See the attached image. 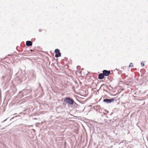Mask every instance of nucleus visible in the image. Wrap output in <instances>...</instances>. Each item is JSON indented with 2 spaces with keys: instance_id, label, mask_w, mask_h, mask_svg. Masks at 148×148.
Here are the masks:
<instances>
[{
  "instance_id": "nucleus-19",
  "label": "nucleus",
  "mask_w": 148,
  "mask_h": 148,
  "mask_svg": "<svg viewBox=\"0 0 148 148\" xmlns=\"http://www.w3.org/2000/svg\"><path fill=\"white\" fill-rule=\"evenodd\" d=\"M16 114H14L13 115H14Z\"/></svg>"
},
{
  "instance_id": "nucleus-11",
  "label": "nucleus",
  "mask_w": 148,
  "mask_h": 148,
  "mask_svg": "<svg viewBox=\"0 0 148 148\" xmlns=\"http://www.w3.org/2000/svg\"><path fill=\"white\" fill-rule=\"evenodd\" d=\"M141 64L142 66H144V63L143 64L142 63V62H141Z\"/></svg>"
},
{
  "instance_id": "nucleus-9",
  "label": "nucleus",
  "mask_w": 148,
  "mask_h": 148,
  "mask_svg": "<svg viewBox=\"0 0 148 148\" xmlns=\"http://www.w3.org/2000/svg\"><path fill=\"white\" fill-rule=\"evenodd\" d=\"M105 86L110 90H112L113 89L112 87L110 85H109L108 87L107 85H105Z\"/></svg>"
},
{
  "instance_id": "nucleus-1",
  "label": "nucleus",
  "mask_w": 148,
  "mask_h": 148,
  "mask_svg": "<svg viewBox=\"0 0 148 148\" xmlns=\"http://www.w3.org/2000/svg\"><path fill=\"white\" fill-rule=\"evenodd\" d=\"M16 76L18 80L22 79L23 77V74L21 70H19L16 74Z\"/></svg>"
},
{
  "instance_id": "nucleus-8",
  "label": "nucleus",
  "mask_w": 148,
  "mask_h": 148,
  "mask_svg": "<svg viewBox=\"0 0 148 148\" xmlns=\"http://www.w3.org/2000/svg\"><path fill=\"white\" fill-rule=\"evenodd\" d=\"M94 108L95 109H96V110L97 111L98 110H99L100 108V107L98 105L94 107Z\"/></svg>"
},
{
  "instance_id": "nucleus-5",
  "label": "nucleus",
  "mask_w": 148,
  "mask_h": 148,
  "mask_svg": "<svg viewBox=\"0 0 148 148\" xmlns=\"http://www.w3.org/2000/svg\"><path fill=\"white\" fill-rule=\"evenodd\" d=\"M103 73L104 76H107L110 74V71H108L106 70H104L103 71Z\"/></svg>"
},
{
  "instance_id": "nucleus-4",
  "label": "nucleus",
  "mask_w": 148,
  "mask_h": 148,
  "mask_svg": "<svg viewBox=\"0 0 148 148\" xmlns=\"http://www.w3.org/2000/svg\"><path fill=\"white\" fill-rule=\"evenodd\" d=\"M55 57L58 58L61 56V53L60 52V51L59 49H56L55 50Z\"/></svg>"
},
{
  "instance_id": "nucleus-3",
  "label": "nucleus",
  "mask_w": 148,
  "mask_h": 148,
  "mask_svg": "<svg viewBox=\"0 0 148 148\" xmlns=\"http://www.w3.org/2000/svg\"><path fill=\"white\" fill-rule=\"evenodd\" d=\"M115 99L114 98H112L111 99H105L103 100V102H106L107 103H111L112 101H114Z\"/></svg>"
},
{
  "instance_id": "nucleus-6",
  "label": "nucleus",
  "mask_w": 148,
  "mask_h": 148,
  "mask_svg": "<svg viewBox=\"0 0 148 148\" xmlns=\"http://www.w3.org/2000/svg\"><path fill=\"white\" fill-rule=\"evenodd\" d=\"M32 42L30 41H27L26 42V45L27 46H32Z\"/></svg>"
},
{
  "instance_id": "nucleus-17",
  "label": "nucleus",
  "mask_w": 148,
  "mask_h": 148,
  "mask_svg": "<svg viewBox=\"0 0 148 148\" xmlns=\"http://www.w3.org/2000/svg\"><path fill=\"white\" fill-rule=\"evenodd\" d=\"M14 117H12V118H11V119H12Z\"/></svg>"
},
{
  "instance_id": "nucleus-10",
  "label": "nucleus",
  "mask_w": 148,
  "mask_h": 148,
  "mask_svg": "<svg viewBox=\"0 0 148 148\" xmlns=\"http://www.w3.org/2000/svg\"><path fill=\"white\" fill-rule=\"evenodd\" d=\"M128 67L130 68L133 67V65L132 63H130Z\"/></svg>"
},
{
  "instance_id": "nucleus-7",
  "label": "nucleus",
  "mask_w": 148,
  "mask_h": 148,
  "mask_svg": "<svg viewBox=\"0 0 148 148\" xmlns=\"http://www.w3.org/2000/svg\"><path fill=\"white\" fill-rule=\"evenodd\" d=\"M104 77V75L103 73H100L99 74L98 76V78L99 79H103Z\"/></svg>"
},
{
  "instance_id": "nucleus-12",
  "label": "nucleus",
  "mask_w": 148,
  "mask_h": 148,
  "mask_svg": "<svg viewBox=\"0 0 148 148\" xmlns=\"http://www.w3.org/2000/svg\"><path fill=\"white\" fill-rule=\"evenodd\" d=\"M105 112H106L107 113H108V111H107V110H105Z\"/></svg>"
},
{
  "instance_id": "nucleus-2",
  "label": "nucleus",
  "mask_w": 148,
  "mask_h": 148,
  "mask_svg": "<svg viewBox=\"0 0 148 148\" xmlns=\"http://www.w3.org/2000/svg\"><path fill=\"white\" fill-rule=\"evenodd\" d=\"M64 101L71 105H73L74 102L73 99L70 97H67L64 100Z\"/></svg>"
},
{
  "instance_id": "nucleus-21",
  "label": "nucleus",
  "mask_w": 148,
  "mask_h": 148,
  "mask_svg": "<svg viewBox=\"0 0 148 148\" xmlns=\"http://www.w3.org/2000/svg\"><path fill=\"white\" fill-rule=\"evenodd\" d=\"M32 73H33V74H34V72H33Z\"/></svg>"
},
{
  "instance_id": "nucleus-18",
  "label": "nucleus",
  "mask_w": 148,
  "mask_h": 148,
  "mask_svg": "<svg viewBox=\"0 0 148 148\" xmlns=\"http://www.w3.org/2000/svg\"><path fill=\"white\" fill-rule=\"evenodd\" d=\"M80 84H81V83H82V82H80Z\"/></svg>"
},
{
  "instance_id": "nucleus-13",
  "label": "nucleus",
  "mask_w": 148,
  "mask_h": 148,
  "mask_svg": "<svg viewBox=\"0 0 148 148\" xmlns=\"http://www.w3.org/2000/svg\"><path fill=\"white\" fill-rule=\"evenodd\" d=\"M78 86H79V85H77L76 86L77 88V87Z\"/></svg>"
},
{
  "instance_id": "nucleus-16",
  "label": "nucleus",
  "mask_w": 148,
  "mask_h": 148,
  "mask_svg": "<svg viewBox=\"0 0 148 148\" xmlns=\"http://www.w3.org/2000/svg\"><path fill=\"white\" fill-rule=\"evenodd\" d=\"M97 81V80H96L95 81V82H96V81ZM95 82L96 83V82Z\"/></svg>"
},
{
  "instance_id": "nucleus-14",
  "label": "nucleus",
  "mask_w": 148,
  "mask_h": 148,
  "mask_svg": "<svg viewBox=\"0 0 148 148\" xmlns=\"http://www.w3.org/2000/svg\"><path fill=\"white\" fill-rule=\"evenodd\" d=\"M103 114H104L105 115H106V114H107V113H105V112H103Z\"/></svg>"
},
{
  "instance_id": "nucleus-22",
  "label": "nucleus",
  "mask_w": 148,
  "mask_h": 148,
  "mask_svg": "<svg viewBox=\"0 0 148 148\" xmlns=\"http://www.w3.org/2000/svg\"><path fill=\"white\" fill-rule=\"evenodd\" d=\"M6 119H6L5 120V121H5L6 120Z\"/></svg>"
},
{
  "instance_id": "nucleus-20",
  "label": "nucleus",
  "mask_w": 148,
  "mask_h": 148,
  "mask_svg": "<svg viewBox=\"0 0 148 148\" xmlns=\"http://www.w3.org/2000/svg\"><path fill=\"white\" fill-rule=\"evenodd\" d=\"M116 70L118 71V69H116Z\"/></svg>"
},
{
  "instance_id": "nucleus-15",
  "label": "nucleus",
  "mask_w": 148,
  "mask_h": 148,
  "mask_svg": "<svg viewBox=\"0 0 148 148\" xmlns=\"http://www.w3.org/2000/svg\"><path fill=\"white\" fill-rule=\"evenodd\" d=\"M75 86H73V88H74V89H75Z\"/></svg>"
}]
</instances>
